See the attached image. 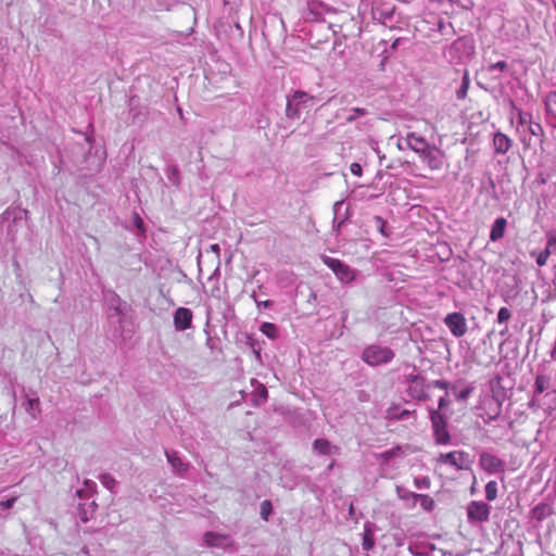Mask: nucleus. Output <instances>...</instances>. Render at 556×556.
<instances>
[{"instance_id":"423d86ee","label":"nucleus","mask_w":556,"mask_h":556,"mask_svg":"<svg viewBox=\"0 0 556 556\" xmlns=\"http://www.w3.org/2000/svg\"><path fill=\"white\" fill-rule=\"evenodd\" d=\"M491 507L482 501H471L467 506L469 522H485L490 518Z\"/></svg>"},{"instance_id":"6ab92c4d","label":"nucleus","mask_w":556,"mask_h":556,"mask_svg":"<svg viewBox=\"0 0 556 556\" xmlns=\"http://www.w3.org/2000/svg\"><path fill=\"white\" fill-rule=\"evenodd\" d=\"M228 538L226 535H218V534H215L212 532H207L204 535L205 543L208 546H220L222 545L220 541H225Z\"/></svg>"},{"instance_id":"f257e3e1","label":"nucleus","mask_w":556,"mask_h":556,"mask_svg":"<svg viewBox=\"0 0 556 556\" xmlns=\"http://www.w3.org/2000/svg\"><path fill=\"white\" fill-rule=\"evenodd\" d=\"M394 357V352L389 348L379 345L367 346L362 355L363 361L369 366H378L390 363Z\"/></svg>"},{"instance_id":"4c0bfd02","label":"nucleus","mask_w":556,"mask_h":556,"mask_svg":"<svg viewBox=\"0 0 556 556\" xmlns=\"http://www.w3.org/2000/svg\"><path fill=\"white\" fill-rule=\"evenodd\" d=\"M450 404V401L445 397V396H442L440 400H439V409H444L445 407H447Z\"/></svg>"},{"instance_id":"a19ab883","label":"nucleus","mask_w":556,"mask_h":556,"mask_svg":"<svg viewBox=\"0 0 556 556\" xmlns=\"http://www.w3.org/2000/svg\"><path fill=\"white\" fill-rule=\"evenodd\" d=\"M256 304H257V306H263V307L267 308V307L271 306L273 302L269 300L262 301V302L256 301Z\"/></svg>"},{"instance_id":"de8ad7c7","label":"nucleus","mask_w":556,"mask_h":556,"mask_svg":"<svg viewBox=\"0 0 556 556\" xmlns=\"http://www.w3.org/2000/svg\"><path fill=\"white\" fill-rule=\"evenodd\" d=\"M173 173H174V174H178L177 168H174V169H173Z\"/></svg>"},{"instance_id":"0eeeda50","label":"nucleus","mask_w":556,"mask_h":556,"mask_svg":"<svg viewBox=\"0 0 556 556\" xmlns=\"http://www.w3.org/2000/svg\"><path fill=\"white\" fill-rule=\"evenodd\" d=\"M479 466L490 475L503 473L505 471L504 460L488 452L480 454Z\"/></svg>"},{"instance_id":"09e8293b","label":"nucleus","mask_w":556,"mask_h":556,"mask_svg":"<svg viewBox=\"0 0 556 556\" xmlns=\"http://www.w3.org/2000/svg\"><path fill=\"white\" fill-rule=\"evenodd\" d=\"M552 393L556 396V391H553Z\"/></svg>"},{"instance_id":"a211bd4d","label":"nucleus","mask_w":556,"mask_h":556,"mask_svg":"<svg viewBox=\"0 0 556 556\" xmlns=\"http://www.w3.org/2000/svg\"><path fill=\"white\" fill-rule=\"evenodd\" d=\"M549 383V378L544 375H538L534 382V392L536 394L543 393Z\"/></svg>"},{"instance_id":"4be33fe9","label":"nucleus","mask_w":556,"mask_h":556,"mask_svg":"<svg viewBox=\"0 0 556 556\" xmlns=\"http://www.w3.org/2000/svg\"><path fill=\"white\" fill-rule=\"evenodd\" d=\"M554 253L552 250H549L547 247L540 253L535 255V262L539 267H543L547 264V261L551 256V254Z\"/></svg>"},{"instance_id":"39448f33","label":"nucleus","mask_w":556,"mask_h":556,"mask_svg":"<svg viewBox=\"0 0 556 556\" xmlns=\"http://www.w3.org/2000/svg\"><path fill=\"white\" fill-rule=\"evenodd\" d=\"M430 420L433 428V434L438 444H447L451 440L450 433L446 429V420L439 410H430Z\"/></svg>"},{"instance_id":"6e6552de","label":"nucleus","mask_w":556,"mask_h":556,"mask_svg":"<svg viewBox=\"0 0 556 556\" xmlns=\"http://www.w3.org/2000/svg\"><path fill=\"white\" fill-rule=\"evenodd\" d=\"M446 327L456 338L463 337L467 332L466 318L462 313H450L444 318Z\"/></svg>"},{"instance_id":"9d476101","label":"nucleus","mask_w":556,"mask_h":556,"mask_svg":"<svg viewBox=\"0 0 556 556\" xmlns=\"http://www.w3.org/2000/svg\"><path fill=\"white\" fill-rule=\"evenodd\" d=\"M511 144H513V141L507 135H505L501 131H497L494 134L493 147H494V151L496 154L507 153L509 151V149L511 148Z\"/></svg>"},{"instance_id":"ea45409f","label":"nucleus","mask_w":556,"mask_h":556,"mask_svg":"<svg viewBox=\"0 0 556 556\" xmlns=\"http://www.w3.org/2000/svg\"><path fill=\"white\" fill-rule=\"evenodd\" d=\"M372 545H374L372 541L365 538V540L363 542V548L365 551H369L372 547Z\"/></svg>"},{"instance_id":"393cba45","label":"nucleus","mask_w":556,"mask_h":556,"mask_svg":"<svg viewBox=\"0 0 556 556\" xmlns=\"http://www.w3.org/2000/svg\"><path fill=\"white\" fill-rule=\"evenodd\" d=\"M273 513V506L271 502L268 500H265L261 503V516L262 518L267 521L269 515Z\"/></svg>"},{"instance_id":"412c9836","label":"nucleus","mask_w":556,"mask_h":556,"mask_svg":"<svg viewBox=\"0 0 556 556\" xmlns=\"http://www.w3.org/2000/svg\"><path fill=\"white\" fill-rule=\"evenodd\" d=\"M485 497L488 501H495L497 497V483L496 481H489L485 484Z\"/></svg>"},{"instance_id":"f03ea898","label":"nucleus","mask_w":556,"mask_h":556,"mask_svg":"<svg viewBox=\"0 0 556 556\" xmlns=\"http://www.w3.org/2000/svg\"><path fill=\"white\" fill-rule=\"evenodd\" d=\"M313 99V96L304 91H295L291 97L288 98L286 115L292 119L300 118L302 109L312 102Z\"/></svg>"},{"instance_id":"9b49d317","label":"nucleus","mask_w":556,"mask_h":556,"mask_svg":"<svg viewBox=\"0 0 556 556\" xmlns=\"http://www.w3.org/2000/svg\"><path fill=\"white\" fill-rule=\"evenodd\" d=\"M554 514L553 507L547 503H539L530 510V516L536 521H543Z\"/></svg>"},{"instance_id":"c03bdc74","label":"nucleus","mask_w":556,"mask_h":556,"mask_svg":"<svg viewBox=\"0 0 556 556\" xmlns=\"http://www.w3.org/2000/svg\"><path fill=\"white\" fill-rule=\"evenodd\" d=\"M261 395L264 397V400L267 399V389L264 386H261Z\"/></svg>"},{"instance_id":"aec40b11","label":"nucleus","mask_w":556,"mask_h":556,"mask_svg":"<svg viewBox=\"0 0 556 556\" xmlns=\"http://www.w3.org/2000/svg\"><path fill=\"white\" fill-rule=\"evenodd\" d=\"M547 113L556 117V91L549 92L545 98Z\"/></svg>"},{"instance_id":"72a5a7b5","label":"nucleus","mask_w":556,"mask_h":556,"mask_svg":"<svg viewBox=\"0 0 556 556\" xmlns=\"http://www.w3.org/2000/svg\"><path fill=\"white\" fill-rule=\"evenodd\" d=\"M434 388L441 389V390H447L450 388V382L446 380H434L431 383Z\"/></svg>"},{"instance_id":"49530a36","label":"nucleus","mask_w":556,"mask_h":556,"mask_svg":"<svg viewBox=\"0 0 556 556\" xmlns=\"http://www.w3.org/2000/svg\"><path fill=\"white\" fill-rule=\"evenodd\" d=\"M418 399H419V400H427V399H428V396H427V395H421V396H419Z\"/></svg>"},{"instance_id":"f3484780","label":"nucleus","mask_w":556,"mask_h":556,"mask_svg":"<svg viewBox=\"0 0 556 556\" xmlns=\"http://www.w3.org/2000/svg\"><path fill=\"white\" fill-rule=\"evenodd\" d=\"M469 85H470L469 74H468V72H465L463 79H462V86L456 91V97L458 100H464L467 97Z\"/></svg>"},{"instance_id":"5701e85b","label":"nucleus","mask_w":556,"mask_h":556,"mask_svg":"<svg viewBox=\"0 0 556 556\" xmlns=\"http://www.w3.org/2000/svg\"><path fill=\"white\" fill-rule=\"evenodd\" d=\"M529 132L538 138L544 137V129L540 123L531 122L528 126Z\"/></svg>"},{"instance_id":"2eb2a0df","label":"nucleus","mask_w":556,"mask_h":556,"mask_svg":"<svg viewBox=\"0 0 556 556\" xmlns=\"http://www.w3.org/2000/svg\"><path fill=\"white\" fill-rule=\"evenodd\" d=\"M414 498L416 502H419L421 508L427 511H430L434 508V500L428 494H415Z\"/></svg>"},{"instance_id":"cd10ccee","label":"nucleus","mask_w":556,"mask_h":556,"mask_svg":"<svg viewBox=\"0 0 556 556\" xmlns=\"http://www.w3.org/2000/svg\"><path fill=\"white\" fill-rule=\"evenodd\" d=\"M533 122L532 121V114L531 113H526V112H522V111H518V124L519 125H528Z\"/></svg>"},{"instance_id":"f704fd0d","label":"nucleus","mask_w":556,"mask_h":556,"mask_svg":"<svg viewBox=\"0 0 556 556\" xmlns=\"http://www.w3.org/2000/svg\"><path fill=\"white\" fill-rule=\"evenodd\" d=\"M507 68V63L505 61H498L490 65V71L500 70L505 71Z\"/></svg>"},{"instance_id":"20e7f679","label":"nucleus","mask_w":556,"mask_h":556,"mask_svg":"<svg viewBox=\"0 0 556 556\" xmlns=\"http://www.w3.org/2000/svg\"><path fill=\"white\" fill-rule=\"evenodd\" d=\"M323 262L334 273L340 281L350 283L355 279V271L340 260L323 256Z\"/></svg>"},{"instance_id":"c756f323","label":"nucleus","mask_w":556,"mask_h":556,"mask_svg":"<svg viewBox=\"0 0 556 556\" xmlns=\"http://www.w3.org/2000/svg\"><path fill=\"white\" fill-rule=\"evenodd\" d=\"M366 110L365 109H362V108H354L352 110V114L350 116L346 117V122L348 123H352L353 121H355L357 117L359 116H364L366 115Z\"/></svg>"},{"instance_id":"2f4dec72","label":"nucleus","mask_w":556,"mask_h":556,"mask_svg":"<svg viewBox=\"0 0 556 556\" xmlns=\"http://www.w3.org/2000/svg\"><path fill=\"white\" fill-rule=\"evenodd\" d=\"M471 392H472V388L471 387H467V388L460 390L459 392L455 393L456 400L465 401L471 394Z\"/></svg>"},{"instance_id":"7ed1b4c3","label":"nucleus","mask_w":556,"mask_h":556,"mask_svg":"<svg viewBox=\"0 0 556 556\" xmlns=\"http://www.w3.org/2000/svg\"><path fill=\"white\" fill-rule=\"evenodd\" d=\"M469 454L464 451H452L448 453H441L435 458V464L443 466L450 465L456 470H465L468 468Z\"/></svg>"},{"instance_id":"bb28decb","label":"nucleus","mask_w":556,"mask_h":556,"mask_svg":"<svg viewBox=\"0 0 556 556\" xmlns=\"http://www.w3.org/2000/svg\"><path fill=\"white\" fill-rule=\"evenodd\" d=\"M546 247L556 254V229L546 235Z\"/></svg>"},{"instance_id":"b1692460","label":"nucleus","mask_w":556,"mask_h":556,"mask_svg":"<svg viewBox=\"0 0 556 556\" xmlns=\"http://www.w3.org/2000/svg\"><path fill=\"white\" fill-rule=\"evenodd\" d=\"M409 412L404 409L401 413H397V407H391L387 410V417L389 419H403L408 416Z\"/></svg>"},{"instance_id":"79ce46f5","label":"nucleus","mask_w":556,"mask_h":556,"mask_svg":"<svg viewBox=\"0 0 556 556\" xmlns=\"http://www.w3.org/2000/svg\"><path fill=\"white\" fill-rule=\"evenodd\" d=\"M376 222L380 225V229H381V232H383V226L386 224V222L383 220V218L377 216L376 217Z\"/></svg>"},{"instance_id":"c85d7f7f","label":"nucleus","mask_w":556,"mask_h":556,"mask_svg":"<svg viewBox=\"0 0 556 556\" xmlns=\"http://www.w3.org/2000/svg\"><path fill=\"white\" fill-rule=\"evenodd\" d=\"M100 481L109 490H112L115 486V479L108 473L102 475L100 477Z\"/></svg>"},{"instance_id":"dca6fc26","label":"nucleus","mask_w":556,"mask_h":556,"mask_svg":"<svg viewBox=\"0 0 556 556\" xmlns=\"http://www.w3.org/2000/svg\"><path fill=\"white\" fill-rule=\"evenodd\" d=\"M314 448L323 455H329L332 453L333 446L330 444L328 440L316 439L314 441Z\"/></svg>"},{"instance_id":"473e14b6","label":"nucleus","mask_w":556,"mask_h":556,"mask_svg":"<svg viewBox=\"0 0 556 556\" xmlns=\"http://www.w3.org/2000/svg\"><path fill=\"white\" fill-rule=\"evenodd\" d=\"M17 500V496H13L11 498H8L7 501H1L0 502V508L2 509H10L13 507V505L15 504Z\"/></svg>"},{"instance_id":"1a4fd4ad","label":"nucleus","mask_w":556,"mask_h":556,"mask_svg":"<svg viewBox=\"0 0 556 556\" xmlns=\"http://www.w3.org/2000/svg\"><path fill=\"white\" fill-rule=\"evenodd\" d=\"M192 321V312L189 308L179 307L174 315V325L177 330L190 328Z\"/></svg>"},{"instance_id":"4468645a","label":"nucleus","mask_w":556,"mask_h":556,"mask_svg":"<svg viewBox=\"0 0 556 556\" xmlns=\"http://www.w3.org/2000/svg\"><path fill=\"white\" fill-rule=\"evenodd\" d=\"M167 460L170 465L177 470V472L185 473L188 469V465L184 464L181 459L178 457L176 452L168 453L166 452Z\"/></svg>"},{"instance_id":"e433bc0d","label":"nucleus","mask_w":556,"mask_h":556,"mask_svg":"<svg viewBox=\"0 0 556 556\" xmlns=\"http://www.w3.org/2000/svg\"><path fill=\"white\" fill-rule=\"evenodd\" d=\"M134 223L136 225V227L140 230V231H144V228H143V220L142 218L136 213L135 216H134Z\"/></svg>"},{"instance_id":"37998d69","label":"nucleus","mask_w":556,"mask_h":556,"mask_svg":"<svg viewBox=\"0 0 556 556\" xmlns=\"http://www.w3.org/2000/svg\"><path fill=\"white\" fill-rule=\"evenodd\" d=\"M28 404L30 407L38 406L39 405V399H30L28 401Z\"/></svg>"},{"instance_id":"58836bf2","label":"nucleus","mask_w":556,"mask_h":556,"mask_svg":"<svg viewBox=\"0 0 556 556\" xmlns=\"http://www.w3.org/2000/svg\"><path fill=\"white\" fill-rule=\"evenodd\" d=\"M210 251L213 252L217 257H219L220 254V248L217 243H213L210 245Z\"/></svg>"},{"instance_id":"f8f14e48","label":"nucleus","mask_w":556,"mask_h":556,"mask_svg":"<svg viewBox=\"0 0 556 556\" xmlns=\"http://www.w3.org/2000/svg\"><path fill=\"white\" fill-rule=\"evenodd\" d=\"M506 225L507 220L504 217L496 218L490 231V240L497 241L502 239L505 233Z\"/></svg>"},{"instance_id":"a878e982","label":"nucleus","mask_w":556,"mask_h":556,"mask_svg":"<svg viewBox=\"0 0 556 556\" xmlns=\"http://www.w3.org/2000/svg\"><path fill=\"white\" fill-rule=\"evenodd\" d=\"M261 331L269 338L276 337V326L271 323H264L261 326Z\"/></svg>"},{"instance_id":"a18cd8bd","label":"nucleus","mask_w":556,"mask_h":556,"mask_svg":"<svg viewBox=\"0 0 556 556\" xmlns=\"http://www.w3.org/2000/svg\"><path fill=\"white\" fill-rule=\"evenodd\" d=\"M80 519L84 521V522H87L89 520L88 516L86 513L81 514L80 516Z\"/></svg>"},{"instance_id":"ddd939ff","label":"nucleus","mask_w":556,"mask_h":556,"mask_svg":"<svg viewBox=\"0 0 556 556\" xmlns=\"http://www.w3.org/2000/svg\"><path fill=\"white\" fill-rule=\"evenodd\" d=\"M422 162L428 165L431 169H439L442 166V161L439 155L431 151H425L422 154Z\"/></svg>"},{"instance_id":"c9c22d12","label":"nucleus","mask_w":556,"mask_h":556,"mask_svg":"<svg viewBox=\"0 0 556 556\" xmlns=\"http://www.w3.org/2000/svg\"><path fill=\"white\" fill-rule=\"evenodd\" d=\"M350 170L353 175L358 177L362 176L363 173L362 166L358 163H352L350 166Z\"/></svg>"},{"instance_id":"7c9ffc66","label":"nucleus","mask_w":556,"mask_h":556,"mask_svg":"<svg viewBox=\"0 0 556 556\" xmlns=\"http://www.w3.org/2000/svg\"><path fill=\"white\" fill-rule=\"evenodd\" d=\"M511 317V313L507 307H501L497 313V321L505 323Z\"/></svg>"}]
</instances>
